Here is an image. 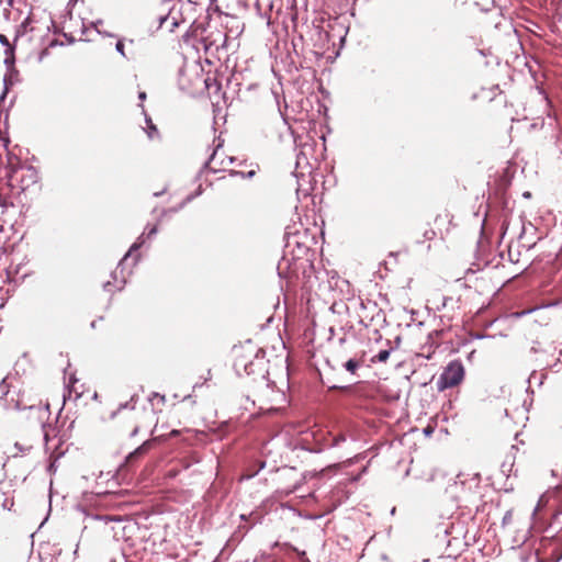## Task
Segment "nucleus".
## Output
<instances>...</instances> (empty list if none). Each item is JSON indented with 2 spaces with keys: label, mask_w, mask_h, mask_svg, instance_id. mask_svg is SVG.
Masks as SVG:
<instances>
[{
  "label": "nucleus",
  "mask_w": 562,
  "mask_h": 562,
  "mask_svg": "<svg viewBox=\"0 0 562 562\" xmlns=\"http://www.w3.org/2000/svg\"><path fill=\"white\" fill-rule=\"evenodd\" d=\"M266 363L265 351L250 342L235 350L234 368L238 374H261Z\"/></svg>",
  "instance_id": "f257e3e1"
},
{
  "label": "nucleus",
  "mask_w": 562,
  "mask_h": 562,
  "mask_svg": "<svg viewBox=\"0 0 562 562\" xmlns=\"http://www.w3.org/2000/svg\"><path fill=\"white\" fill-rule=\"evenodd\" d=\"M8 178L11 187H19L24 191L37 182L38 173L33 166L23 165L12 168Z\"/></svg>",
  "instance_id": "f03ea898"
},
{
  "label": "nucleus",
  "mask_w": 562,
  "mask_h": 562,
  "mask_svg": "<svg viewBox=\"0 0 562 562\" xmlns=\"http://www.w3.org/2000/svg\"><path fill=\"white\" fill-rule=\"evenodd\" d=\"M464 379V368L460 361H451L440 374L437 387L439 391L459 385Z\"/></svg>",
  "instance_id": "7ed1b4c3"
},
{
  "label": "nucleus",
  "mask_w": 562,
  "mask_h": 562,
  "mask_svg": "<svg viewBox=\"0 0 562 562\" xmlns=\"http://www.w3.org/2000/svg\"><path fill=\"white\" fill-rule=\"evenodd\" d=\"M78 512H79V514H81L83 516V520H82V522L85 525L83 527H89L90 525H99V524L108 522L106 517L89 514L85 509H79Z\"/></svg>",
  "instance_id": "20e7f679"
},
{
  "label": "nucleus",
  "mask_w": 562,
  "mask_h": 562,
  "mask_svg": "<svg viewBox=\"0 0 562 562\" xmlns=\"http://www.w3.org/2000/svg\"><path fill=\"white\" fill-rule=\"evenodd\" d=\"M52 432L55 435V429L54 428H44V440H45V449L47 452H52L54 453L57 449V445L53 443V440L50 435Z\"/></svg>",
  "instance_id": "39448f33"
},
{
  "label": "nucleus",
  "mask_w": 562,
  "mask_h": 562,
  "mask_svg": "<svg viewBox=\"0 0 562 562\" xmlns=\"http://www.w3.org/2000/svg\"><path fill=\"white\" fill-rule=\"evenodd\" d=\"M144 243V234L142 236L138 237L137 241L134 243L128 252L125 255V257L122 259V261L120 262V266L123 263L124 260H126V258L133 252V251H136Z\"/></svg>",
  "instance_id": "423d86ee"
},
{
  "label": "nucleus",
  "mask_w": 562,
  "mask_h": 562,
  "mask_svg": "<svg viewBox=\"0 0 562 562\" xmlns=\"http://www.w3.org/2000/svg\"><path fill=\"white\" fill-rule=\"evenodd\" d=\"M360 363L358 360H355V359H349L346 363H345V369L350 372V373H355L356 370L359 368Z\"/></svg>",
  "instance_id": "0eeeda50"
},
{
  "label": "nucleus",
  "mask_w": 562,
  "mask_h": 562,
  "mask_svg": "<svg viewBox=\"0 0 562 562\" xmlns=\"http://www.w3.org/2000/svg\"><path fill=\"white\" fill-rule=\"evenodd\" d=\"M512 176H509V169L507 168L505 175L501 179L499 190H504L510 184Z\"/></svg>",
  "instance_id": "6e6552de"
},
{
  "label": "nucleus",
  "mask_w": 562,
  "mask_h": 562,
  "mask_svg": "<svg viewBox=\"0 0 562 562\" xmlns=\"http://www.w3.org/2000/svg\"><path fill=\"white\" fill-rule=\"evenodd\" d=\"M475 4L480 8L481 11L488 12L491 0H475Z\"/></svg>",
  "instance_id": "1a4fd4ad"
},
{
  "label": "nucleus",
  "mask_w": 562,
  "mask_h": 562,
  "mask_svg": "<svg viewBox=\"0 0 562 562\" xmlns=\"http://www.w3.org/2000/svg\"><path fill=\"white\" fill-rule=\"evenodd\" d=\"M146 121H147V124H148V132H147V133H148V136H149L150 138H153V137H154V133H157V128H156V126L151 123V120H150V119H146Z\"/></svg>",
  "instance_id": "9d476101"
},
{
  "label": "nucleus",
  "mask_w": 562,
  "mask_h": 562,
  "mask_svg": "<svg viewBox=\"0 0 562 562\" xmlns=\"http://www.w3.org/2000/svg\"><path fill=\"white\" fill-rule=\"evenodd\" d=\"M115 48L123 57H127L124 52V42L122 40L117 41Z\"/></svg>",
  "instance_id": "9b49d317"
},
{
  "label": "nucleus",
  "mask_w": 562,
  "mask_h": 562,
  "mask_svg": "<svg viewBox=\"0 0 562 562\" xmlns=\"http://www.w3.org/2000/svg\"><path fill=\"white\" fill-rule=\"evenodd\" d=\"M390 356V351L389 350H381L379 353H378V359L379 361H386L387 358Z\"/></svg>",
  "instance_id": "f8f14e48"
},
{
  "label": "nucleus",
  "mask_w": 562,
  "mask_h": 562,
  "mask_svg": "<svg viewBox=\"0 0 562 562\" xmlns=\"http://www.w3.org/2000/svg\"><path fill=\"white\" fill-rule=\"evenodd\" d=\"M159 398L162 403L165 402V395H160L158 393H153V396L149 397V401H153L154 398Z\"/></svg>",
  "instance_id": "ddd939ff"
},
{
  "label": "nucleus",
  "mask_w": 562,
  "mask_h": 562,
  "mask_svg": "<svg viewBox=\"0 0 562 562\" xmlns=\"http://www.w3.org/2000/svg\"><path fill=\"white\" fill-rule=\"evenodd\" d=\"M159 398L162 403L165 402V395H160L158 393H153V396L149 397V401H153L154 398Z\"/></svg>",
  "instance_id": "4468645a"
},
{
  "label": "nucleus",
  "mask_w": 562,
  "mask_h": 562,
  "mask_svg": "<svg viewBox=\"0 0 562 562\" xmlns=\"http://www.w3.org/2000/svg\"><path fill=\"white\" fill-rule=\"evenodd\" d=\"M159 398L162 403L165 402V395H160L158 393H153V396L149 397V401H153L154 398Z\"/></svg>",
  "instance_id": "2eb2a0df"
},
{
  "label": "nucleus",
  "mask_w": 562,
  "mask_h": 562,
  "mask_svg": "<svg viewBox=\"0 0 562 562\" xmlns=\"http://www.w3.org/2000/svg\"><path fill=\"white\" fill-rule=\"evenodd\" d=\"M346 438L344 436L336 437L334 439V446H338L340 442L345 441Z\"/></svg>",
  "instance_id": "dca6fc26"
},
{
  "label": "nucleus",
  "mask_w": 562,
  "mask_h": 562,
  "mask_svg": "<svg viewBox=\"0 0 562 562\" xmlns=\"http://www.w3.org/2000/svg\"><path fill=\"white\" fill-rule=\"evenodd\" d=\"M512 515V512H507L506 515L504 516V519H503V524H508L509 522V516Z\"/></svg>",
  "instance_id": "f3484780"
},
{
  "label": "nucleus",
  "mask_w": 562,
  "mask_h": 562,
  "mask_svg": "<svg viewBox=\"0 0 562 562\" xmlns=\"http://www.w3.org/2000/svg\"><path fill=\"white\" fill-rule=\"evenodd\" d=\"M156 232H157L156 227L150 228L149 232H148V237L155 235Z\"/></svg>",
  "instance_id": "a211bd4d"
},
{
  "label": "nucleus",
  "mask_w": 562,
  "mask_h": 562,
  "mask_svg": "<svg viewBox=\"0 0 562 562\" xmlns=\"http://www.w3.org/2000/svg\"><path fill=\"white\" fill-rule=\"evenodd\" d=\"M145 98H146V93H145V92H140V93H139V99H140V100H145Z\"/></svg>",
  "instance_id": "6ab92c4d"
},
{
  "label": "nucleus",
  "mask_w": 562,
  "mask_h": 562,
  "mask_svg": "<svg viewBox=\"0 0 562 562\" xmlns=\"http://www.w3.org/2000/svg\"><path fill=\"white\" fill-rule=\"evenodd\" d=\"M7 502H8V499H7V498H4V502H3V504H2V505H3V507H7Z\"/></svg>",
  "instance_id": "aec40b11"
},
{
  "label": "nucleus",
  "mask_w": 562,
  "mask_h": 562,
  "mask_svg": "<svg viewBox=\"0 0 562 562\" xmlns=\"http://www.w3.org/2000/svg\"><path fill=\"white\" fill-rule=\"evenodd\" d=\"M45 524V520L41 522V525H38V528H42Z\"/></svg>",
  "instance_id": "412c9836"
},
{
  "label": "nucleus",
  "mask_w": 562,
  "mask_h": 562,
  "mask_svg": "<svg viewBox=\"0 0 562 562\" xmlns=\"http://www.w3.org/2000/svg\"><path fill=\"white\" fill-rule=\"evenodd\" d=\"M109 285H110V282H106V283L104 284V289H108V286H109Z\"/></svg>",
  "instance_id": "4be33fe9"
},
{
  "label": "nucleus",
  "mask_w": 562,
  "mask_h": 562,
  "mask_svg": "<svg viewBox=\"0 0 562 562\" xmlns=\"http://www.w3.org/2000/svg\"><path fill=\"white\" fill-rule=\"evenodd\" d=\"M425 432H426L427 435H429V434L431 432V430H429V429H425Z\"/></svg>",
  "instance_id": "5701e85b"
}]
</instances>
